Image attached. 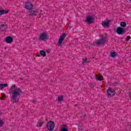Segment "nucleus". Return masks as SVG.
<instances>
[{
  "instance_id": "nucleus-9",
  "label": "nucleus",
  "mask_w": 131,
  "mask_h": 131,
  "mask_svg": "<svg viewBox=\"0 0 131 131\" xmlns=\"http://www.w3.org/2000/svg\"><path fill=\"white\" fill-rule=\"evenodd\" d=\"M39 12V9H33L31 10L29 12V15L32 17H35V16L38 15Z\"/></svg>"
},
{
  "instance_id": "nucleus-1",
  "label": "nucleus",
  "mask_w": 131,
  "mask_h": 131,
  "mask_svg": "<svg viewBox=\"0 0 131 131\" xmlns=\"http://www.w3.org/2000/svg\"><path fill=\"white\" fill-rule=\"evenodd\" d=\"M9 91L12 95L13 102L18 103V102H19L18 97L22 94V90L21 89L16 88V84H13L10 87Z\"/></svg>"
},
{
  "instance_id": "nucleus-13",
  "label": "nucleus",
  "mask_w": 131,
  "mask_h": 131,
  "mask_svg": "<svg viewBox=\"0 0 131 131\" xmlns=\"http://www.w3.org/2000/svg\"><path fill=\"white\" fill-rule=\"evenodd\" d=\"M5 41L7 43H12L13 41V39L11 36H8L6 38Z\"/></svg>"
},
{
  "instance_id": "nucleus-4",
  "label": "nucleus",
  "mask_w": 131,
  "mask_h": 131,
  "mask_svg": "<svg viewBox=\"0 0 131 131\" xmlns=\"http://www.w3.org/2000/svg\"><path fill=\"white\" fill-rule=\"evenodd\" d=\"M116 32L117 33V34H119V35H122V34H124V33L126 32V31L124 28H122L121 27H119L117 28Z\"/></svg>"
},
{
  "instance_id": "nucleus-15",
  "label": "nucleus",
  "mask_w": 131,
  "mask_h": 131,
  "mask_svg": "<svg viewBox=\"0 0 131 131\" xmlns=\"http://www.w3.org/2000/svg\"><path fill=\"white\" fill-rule=\"evenodd\" d=\"M8 85H9V84H8V83H5V84L1 83L0 84V90H3V89L8 86Z\"/></svg>"
},
{
  "instance_id": "nucleus-2",
  "label": "nucleus",
  "mask_w": 131,
  "mask_h": 131,
  "mask_svg": "<svg viewBox=\"0 0 131 131\" xmlns=\"http://www.w3.org/2000/svg\"><path fill=\"white\" fill-rule=\"evenodd\" d=\"M49 38V35L47 32H43L41 33L38 36V39L40 41H46Z\"/></svg>"
},
{
  "instance_id": "nucleus-17",
  "label": "nucleus",
  "mask_w": 131,
  "mask_h": 131,
  "mask_svg": "<svg viewBox=\"0 0 131 131\" xmlns=\"http://www.w3.org/2000/svg\"><path fill=\"white\" fill-rule=\"evenodd\" d=\"M43 124H45V122L43 121L38 122L36 124V126L37 127H41V126H42Z\"/></svg>"
},
{
  "instance_id": "nucleus-18",
  "label": "nucleus",
  "mask_w": 131,
  "mask_h": 131,
  "mask_svg": "<svg viewBox=\"0 0 131 131\" xmlns=\"http://www.w3.org/2000/svg\"><path fill=\"white\" fill-rule=\"evenodd\" d=\"M117 55L116 54V52H111L110 54V56L112 58H115Z\"/></svg>"
},
{
  "instance_id": "nucleus-10",
  "label": "nucleus",
  "mask_w": 131,
  "mask_h": 131,
  "mask_svg": "<svg viewBox=\"0 0 131 131\" xmlns=\"http://www.w3.org/2000/svg\"><path fill=\"white\" fill-rule=\"evenodd\" d=\"M66 37V34H62V35L60 36L59 40H58V46H60L62 45V42H63V40L65 39V37Z\"/></svg>"
},
{
  "instance_id": "nucleus-3",
  "label": "nucleus",
  "mask_w": 131,
  "mask_h": 131,
  "mask_svg": "<svg viewBox=\"0 0 131 131\" xmlns=\"http://www.w3.org/2000/svg\"><path fill=\"white\" fill-rule=\"evenodd\" d=\"M46 128L48 130H54V129L55 128V122L53 121H50L48 122L46 124Z\"/></svg>"
},
{
  "instance_id": "nucleus-28",
  "label": "nucleus",
  "mask_w": 131,
  "mask_h": 131,
  "mask_svg": "<svg viewBox=\"0 0 131 131\" xmlns=\"http://www.w3.org/2000/svg\"><path fill=\"white\" fill-rule=\"evenodd\" d=\"M69 28H72V27H69Z\"/></svg>"
},
{
  "instance_id": "nucleus-12",
  "label": "nucleus",
  "mask_w": 131,
  "mask_h": 131,
  "mask_svg": "<svg viewBox=\"0 0 131 131\" xmlns=\"http://www.w3.org/2000/svg\"><path fill=\"white\" fill-rule=\"evenodd\" d=\"M107 95L110 97H112L115 95V90L113 89H110L107 90Z\"/></svg>"
},
{
  "instance_id": "nucleus-11",
  "label": "nucleus",
  "mask_w": 131,
  "mask_h": 131,
  "mask_svg": "<svg viewBox=\"0 0 131 131\" xmlns=\"http://www.w3.org/2000/svg\"><path fill=\"white\" fill-rule=\"evenodd\" d=\"M8 29V25L6 24H0V31H6Z\"/></svg>"
},
{
  "instance_id": "nucleus-25",
  "label": "nucleus",
  "mask_w": 131,
  "mask_h": 131,
  "mask_svg": "<svg viewBox=\"0 0 131 131\" xmlns=\"http://www.w3.org/2000/svg\"><path fill=\"white\" fill-rule=\"evenodd\" d=\"M129 39H130V36H127L126 37V41H128V40H129Z\"/></svg>"
},
{
  "instance_id": "nucleus-24",
  "label": "nucleus",
  "mask_w": 131,
  "mask_h": 131,
  "mask_svg": "<svg viewBox=\"0 0 131 131\" xmlns=\"http://www.w3.org/2000/svg\"><path fill=\"white\" fill-rule=\"evenodd\" d=\"M4 121L0 120V126H1V127H2V126H3V125H4Z\"/></svg>"
},
{
  "instance_id": "nucleus-29",
  "label": "nucleus",
  "mask_w": 131,
  "mask_h": 131,
  "mask_svg": "<svg viewBox=\"0 0 131 131\" xmlns=\"http://www.w3.org/2000/svg\"><path fill=\"white\" fill-rule=\"evenodd\" d=\"M129 2H131V0H129Z\"/></svg>"
},
{
  "instance_id": "nucleus-6",
  "label": "nucleus",
  "mask_w": 131,
  "mask_h": 131,
  "mask_svg": "<svg viewBox=\"0 0 131 131\" xmlns=\"http://www.w3.org/2000/svg\"><path fill=\"white\" fill-rule=\"evenodd\" d=\"M95 20V18L93 15H88L86 17L85 22L88 24H93L94 23V21Z\"/></svg>"
},
{
  "instance_id": "nucleus-23",
  "label": "nucleus",
  "mask_w": 131,
  "mask_h": 131,
  "mask_svg": "<svg viewBox=\"0 0 131 131\" xmlns=\"http://www.w3.org/2000/svg\"><path fill=\"white\" fill-rule=\"evenodd\" d=\"M86 61H88V58L83 59L82 61V63L84 64V63H85V62H86Z\"/></svg>"
},
{
  "instance_id": "nucleus-20",
  "label": "nucleus",
  "mask_w": 131,
  "mask_h": 131,
  "mask_svg": "<svg viewBox=\"0 0 131 131\" xmlns=\"http://www.w3.org/2000/svg\"><path fill=\"white\" fill-rule=\"evenodd\" d=\"M63 99H64V96H63V95H60L58 97L57 101L58 102H61L63 101Z\"/></svg>"
},
{
  "instance_id": "nucleus-22",
  "label": "nucleus",
  "mask_w": 131,
  "mask_h": 131,
  "mask_svg": "<svg viewBox=\"0 0 131 131\" xmlns=\"http://www.w3.org/2000/svg\"><path fill=\"white\" fill-rule=\"evenodd\" d=\"M61 131H68V129L66 127H63L61 128Z\"/></svg>"
},
{
  "instance_id": "nucleus-19",
  "label": "nucleus",
  "mask_w": 131,
  "mask_h": 131,
  "mask_svg": "<svg viewBox=\"0 0 131 131\" xmlns=\"http://www.w3.org/2000/svg\"><path fill=\"white\" fill-rule=\"evenodd\" d=\"M40 54L42 57H46L47 56V53L44 50H40Z\"/></svg>"
},
{
  "instance_id": "nucleus-7",
  "label": "nucleus",
  "mask_w": 131,
  "mask_h": 131,
  "mask_svg": "<svg viewBox=\"0 0 131 131\" xmlns=\"http://www.w3.org/2000/svg\"><path fill=\"white\" fill-rule=\"evenodd\" d=\"M101 25L103 28H109V26H110V20L107 19L102 21Z\"/></svg>"
},
{
  "instance_id": "nucleus-27",
  "label": "nucleus",
  "mask_w": 131,
  "mask_h": 131,
  "mask_svg": "<svg viewBox=\"0 0 131 131\" xmlns=\"http://www.w3.org/2000/svg\"><path fill=\"white\" fill-rule=\"evenodd\" d=\"M2 96L3 98H5V97H6V94L5 93H2Z\"/></svg>"
},
{
  "instance_id": "nucleus-14",
  "label": "nucleus",
  "mask_w": 131,
  "mask_h": 131,
  "mask_svg": "<svg viewBox=\"0 0 131 131\" xmlns=\"http://www.w3.org/2000/svg\"><path fill=\"white\" fill-rule=\"evenodd\" d=\"M9 13V10H0V16H2V15H5L6 14Z\"/></svg>"
},
{
  "instance_id": "nucleus-5",
  "label": "nucleus",
  "mask_w": 131,
  "mask_h": 131,
  "mask_svg": "<svg viewBox=\"0 0 131 131\" xmlns=\"http://www.w3.org/2000/svg\"><path fill=\"white\" fill-rule=\"evenodd\" d=\"M25 9L26 10H32L34 8V6L33 5V4L32 3L28 1L25 3Z\"/></svg>"
},
{
  "instance_id": "nucleus-8",
  "label": "nucleus",
  "mask_w": 131,
  "mask_h": 131,
  "mask_svg": "<svg viewBox=\"0 0 131 131\" xmlns=\"http://www.w3.org/2000/svg\"><path fill=\"white\" fill-rule=\"evenodd\" d=\"M107 41V39H106V37H102L100 40H98L96 42H95V46H97L98 45H103V43H105L106 41Z\"/></svg>"
},
{
  "instance_id": "nucleus-26",
  "label": "nucleus",
  "mask_w": 131,
  "mask_h": 131,
  "mask_svg": "<svg viewBox=\"0 0 131 131\" xmlns=\"http://www.w3.org/2000/svg\"><path fill=\"white\" fill-rule=\"evenodd\" d=\"M32 102L34 104H36L37 101L35 99H34L33 100Z\"/></svg>"
},
{
  "instance_id": "nucleus-16",
  "label": "nucleus",
  "mask_w": 131,
  "mask_h": 131,
  "mask_svg": "<svg viewBox=\"0 0 131 131\" xmlns=\"http://www.w3.org/2000/svg\"><path fill=\"white\" fill-rule=\"evenodd\" d=\"M96 80H99L100 81H102L103 79V76L100 74H99L96 77Z\"/></svg>"
},
{
  "instance_id": "nucleus-21",
  "label": "nucleus",
  "mask_w": 131,
  "mask_h": 131,
  "mask_svg": "<svg viewBox=\"0 0 131 131\" xmlns=\"http://www.w3.org/2000/svg\"><path fill=\"white\" fill-rule=\"evenodd\" d=\"M120 25L122 28H124V27H126V23L122 21L120 23Z\"/></svg>"
}]
</instances>
